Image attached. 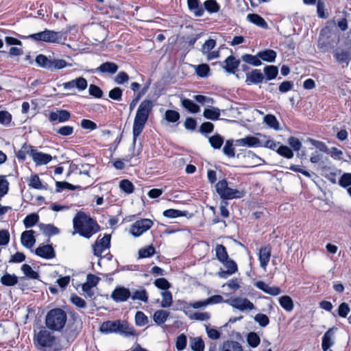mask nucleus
<instances>
[{
	"mask_svg": "<svg viewBox=\"0 0 351 351\" xmlns=\"http://www.w3.org/2000/svg\"><path fill=\"white\" fill-rule=\"evenodd\" d=\"M208 302L206 299L204 300L195 301L192 302H182L181 310L185 315H189L191 313H193L192 309H204L208 306Z\"/></svg>",
	"mask_w": 351,
	"mask_h": 351,
	"instance_id": "9d476101",
	"label": "nucleus"
},
{
	"mask_svg": "<svg viewBox=\"0 0 351 351\" xmlns=\"http://www.w3.org/2000/svg\"><path fill=\"white\" fill-rule=\"evenodd\" d=\"M180 117L179 112L173 110H167L165 114V119L169 123L177 122Z\"/></svg>",
	"mask_w": 351,
	"mask_h": 351,
	"instance_id": "e2e57ef3",
	"label": "nucleus"
},
{
	"mask_svg": "<svg viewBox=\"0 0 351 351\" xmlns=\"http://www.w3.org/2000/svg\"><path fill=\"white\" fill-rule=\"evenodd\" d=\"M74 232L73 234L78 233L80 235L90 238L98 231V226L88 216L82 212L77 213L73 219Z\"/></svg>",
	"mask_w": 351,
	"mask_h": 351,
	"instance_id": "f03ea898",
	"label": "nucleus"
},
{
	"mask_svg": "<svg viewBox=\"0 0 351 351\" xmlns=\"http://www.w3.org/2000/svg\"><path fill=\"white\" fill-rule=\"evenodd\" d=\"M186 315L191 320L207 321L210 318V314L208 312H194Z\"/></svg>",
	"mask_w": 351,
	"mask_h": 351,
	"instance_id": "c03bdc74",
	"label": "nucleus"
},
{
	"mask_svg": "<svg viewBox=\"0 0 351 351\" xmlns=\"http://www.w3.org/2000/svg\"><path fill=\"white\" fill-rule=\"evenodd\" d=\"M33 149L34 147L31 145L24 144L21 149L17 152L16 157L22 160L25 159L27 154H29L32 157Z\"/></svg>",
	"mask_w": 351,
	"mask_h": 351,
	"instance_id": "37998d69",
	"label": "nucleus"
},
{
	"mask_svg": "<svg viewBox=\"0 0 351 351\" xmlns=\"http://www.w3.org/2000/svg\"><path fill=\"white\" fill-rule=\"evenodd\" d=\"M263 71L266 75L267 80L275 79L278 73V67L273 65L265 66Z\"/></svg>",
	"mask_w": 351,
	"mask_h": 351,
	"instance_id": "8fccbe9b",
	"label": "nucleus"
},
{
	"mask_svg": "<svg viewBox=\"0 0 351 351\" xmlns=\"http://www.w3.org/2000/svg\"><path fill=\"white\" fill-rule=\"evenodd\" d=\"M117 325L118 328L117 333L125 337H130L135 335L134 327L130 326L127 322L117 320Z\"/></svg>",
	"mask_w": 351,
	"mask_h": 351,
	"instance_id": "6ab92c4d",
	"label": "nucleus"
},
{
	"mask_svg": "<svg viewBox=\"0 0 351 351\" xmlns=\"http://www.w3.org/2000/svg\"><path fill=\"white\" fill-rule=\"evenodd\" d=\"M155 253V249L152 245H149L145 247L141 248L138 251V258H149L153 256Z\"/></svg>",
	"mask_w": 351,
	"mask_h": 351,
	"instance_id": "bf43d9fd",
	"label": "nucleus"
},
{
	"mask_svg": "<svg viewBox=\"0 0 351 351\" xmlns=\"http://www.w3.org/2000/svg\"><path fill=\"white\" fill-rule=\"evenodd\" d=\"M35 254L45 259H51L56 256V252L51 245H40L35 250Z\"/></svg>",
	"mask_w": 351,
	"mask_h": 351,
	"instance_id": "dca6fc26",
	"label": "nucleus"
},
{
	"mask_svg": "<svg viewBox=\"0 0 351 351\" xmlns=\"http://www.w3.org/2000/svg\"><path fill=\"white\" fill-rule=\"evenodd\" d=\"M71 118V113L66 110H58L51 111L49 114V120L51 122L58 121L59 123H64Z\"/></svg>",
	"mask_w": 351,
	"mask_h": 351,
	"instance_id": "2eb2a0df",
	"label": "nucleus"
},
{
	"mask_svg": "<svg viewBox=\"0 0 351 351\" xmlns=\"http://www.w3.org/2000/svg\"><path fill=\"white\" fill-rule=\"evenodd\" d=\"M153 226V221L149 219H143L134 222L130 228V232L134 237H138L147 231Z\"/></svg>",
	"mask_w": 351,
	"mask_h": 351,
	"instance_id": "6e6552de",
	"label": "nucleus"
},
{
	"mask_svg": "<svg viewBox=\"0 0 351 351\" xmlns=\"http://www.w3.org/2000/svg\"><path fill=\"white\" fill-rule=\"evenodd\" d=\"M215 188L217 193L223 199L241 198L244 195L243 191L230 188L227 180L225 179L219 180L216 184Z\"/></svg>",
	"mask_w": 351,
	"mask_h": 351,
	"instance_id": "39448f33",
	"label": "nucleus"
},
{
	"mask_svg": "<svg viewBox=\"0 0 351 351\" xmlns=\"http://www.w3.org/2000/svg\"><path fill=\"white\" fill-rule=\"evenodd\" d=\"M62 86L66 90H71L76 88L79 91H82L87 88L88 82L85 78L79 77L75 80L63 83Z\"/></svg>",
	"mask_w": 351,
	"mask_h": 351,
	"instance_id": "ddd939ff",
	"label": "nucleus"
},
{
	"mask_svg": "<svg viewBox=\"0 0 351 351\" xmlns=\"http://www.w3.org/2000/svg\"><path fill=\"white\" fill-rule=\"evenodd\" d=\"M118 70V66L111 62H106L101 64L99 67L93 71V73H108L110 75L114 74Z\"/></svg>",
	"mask_w": 351,
	"mask_h": 351,
	"instance_id": "412c9836",
	"label": "nucleus"
},
{
	"mask_svg": "<svg viewBox=\"0 0 351 351\" xmlns=\"http://www.w3.org/2000/svg\"><path fill=\"white\" fill-rule=\"evenodd\" d=\"M35 344L40 350L47 351L55 346L56 338L50 332L42 330L36 336Z\"/></svg>",
	"mask_w": 351,
	"mask_h": 351,
	"instance_id": "423d86ee",
	"label": "nucleus"
},
{
	"mask_svg": "<svg viewBox=\"0 0 351 351\" xmlns=\"http://www.w3.org/2000/svg\"><path fill=\"white\" fill-rule=\"evenodd\" d=\"M223 63L225 64L224 68L228 72L234 73L235 71L237 69L239 65L240 62L234 57L229 56L226 59Z\"/></svg>",
	"mask_w": 351,
	"mask_h": 351,
	"instance_id": "c85d7f7f",
	"label": "nucleus"
},
{
	"mask_svg": "<svg viewBox=\"0 0 351 351\" xmlns=\"http://www.w3.org/2000/svg\"><path fill=\"white\" fill-rule=\"evenodd\" d=\"M32 158L36 165H47L52 160L51 155L38 152L34 148L33 149Z\"/></svg>",
	"mask_w": 351,
	"mask_h": 351,
	"instance_id": "f3484780",
	"label": "nucleus"
},
{
	"mask_svg": "<svg viewBox=\"0 0 351 351\" xmlns=\"http://www.w3.org/2000/svg\"><path fill=\"white\" fill-rule=\"evenodd\" d=\"M119 186L123 192L127 194L132 193L134 190V186L132 182L127 179L121 180Z\"/></svg>",
	"mask_w": 351,
	"mask_h": 351,
	"instance_id": "a18cd8bd",
	"label": "nucleus"
},
{
	"mask_svg": "<svg viewBox=\"0 0 351 351\" xmlns=\"http://www.w3.org/2000/svg\"><path fill=\"white\" fill-rule=\"evenodd\" d=\"M247 19L252 23L256 25V26L263 28L267 29L268 25L265 19L261 17L260 15L257 14H249L247 16Z\"/></svg>",
	"mask_w": 351,
	"mask_h": 351,
	"instance_id": "cd10ccee",
	"label": "nucleus"
},
{
	"mask_svg": "<svg viewBox=\"0 0 351 351\" xmlns=\"http://www.w3.org/2000/svg\"><path fill=\"white\" fill-rule=\"evenodd\" d=\"M233 143V140H228L226 141L225 145L223 147V154L228 158H234L235 156Z\"/></svg>",
	"mask_w": 351,
	"mask_h": 351,
	"instance_id": "5fc2aeb1",
	"label": "nucleus"
},
{
	"mask_svg": "<svg viewBox=\"0 0 351 351\" xmlns=\"http://www.w3.org/2000/svg\"><path fill=\"white\" fill-rule=\"evenodd\" d=\"M339 184L343 188L351 186V173H344L339 180Z\"/></svg>",
	"mask_w": 351,
	"mask_h": 351,
	"instance_id": "774afa93",
	"label": "nucleus"
},
{
	"mask_svg": "<svg viewBox=\"0 0 351 351\" xmlns=\"http://www.w3.org/2000/svg\"><path fill=\"white\" fill-rule=\"evenodd\" d=\"M131 296L129 289L124 287H117L112 292L111 298L116 302H123L127 301Z\"/></svg>",
	"mask_w": 351,
	"mask_h": 351,
	"instance_id": "1a4fd4ad",
	"label": "nucleus"
},
{
	"mask_svg": "<svg viewBox=\"0 0 351 351\" xmlns=\"http://www.w3.org/2000/svg\"><path fill=\"white\" fill-rule=\"evenodd\" d=\"M221 351H243V348L237 341H227L223 342Z\"/></svg>",
	"mask_w": 351,
	"mask_h": 351,
	"instance_id": "473e14b6",
	"label": "nucleus"
},
{
	"mask_svg": "<svg viewBox=\"0 0 351 351\" xmlns=\"http://www.w3.org/2000/svg\"><path fill=\"white\" fill-rule=\"evenodd\" d=\"M130 298L134 301L140 300L145 303L148 302V294L144 289L133 291L131 292Z\"/></svg>",
	"mask_w": 351,
	"mask_h": 351,
	"instance_id": "f704fd0d",
	"label": "nucleus"
},
{
	"mask_svg": "<svg viewBox=\"0 0 351 351\" xmlns=\"http://www.w3.org/2000/svg\"><path fill=\"white\" fill-rule=\"evenodd\" d=\"M279 304L286 311L291 312L294 308L293 301L291 297L283 295L279 298Z\"/></svg>",
	"mask_w": 351,
	"mask_h": 351,
	"instance_id": "4c0bfd02",
	"label": "nucleus"
},
{
	"mask_svg": "<svg viewBox=\"0 0 351 351\" xmlns=\"http://www.w3.org/2000/svg\"><path fill=\"white\" fill-rule=\"evenodd\" d=\"M264 123H265L269 128L278 130L280 129L279 123L275 116L272 114H267L264 117Z\"/></svg>",
	"mask_w": 351,
	"mask_h": 351,
	"instance_id": "864d4df0",
	"label": "nucleus"
},
{
	"mask_svg": "<svg viewBox=\"0 0 351 351\" xmlns=\"http://www.w3.org/2000/svg\"><path fill=\"white\" fill-rule=\"evenodd\" d=\"M254 285L258 289H261L267 294L272 296H276L281 293V290L279 287L275 286H270L263 281H257Z\"/></svg>",
	"mask_w": 351,
	"mask_h": 351,
	"instance_id": "a211bd4d",
	"label": "nucleus"
},
{
	"mask_svg": "<svg viewBox=\"0 0 351 351\" xmlns=\"http://www.w3.org/2000/svg\"><path fill=\"white\" fill-rule=\"evenodd\" d=\"M28 38L35 41H42L47 43L64 44L66 40V36L63 32H56L47 29L30 34Z\"/></svg>",
	"mask_w": 351,
	"mask_h": 351,
	"instance_id": "7ed1b4c3",
	"label": "nucleus"
},
{
	"mask_svg": "<svg viewBox=\"0 0 351 351\" xmlns=\"http://www.w3.org/2000/svg\"><path fill=\"white\" fill-rule=\"evenodd\" d=\"M204 116L208 119L217 120L220 116V110L217 108H206Z\"/></svg>",
	"mask_w": 351,
	"mask_h": 351,
	"instance_id": "09e8293b",
	"label": "nucleus"
},
{
	"mask_svg": "<svg viewBox=\"0 0 351 351\" xmlns=\"http://www.w3.org/2000/svg\"><path fill=\"white\" fill-rule=\"evenodd\" d=\"M187 345V337L184 334H180L176 339V348L178 351L184 350Z\"/></svg>",
	"mask_w": 351,
	"mask_h": 351,
	"instance_id": "4d7b16f0",
	"label": "nucleus"
},
{
	"mask_svg": "<svg viewBox=\"0 0 351 351\" xmlns=\"http://www.w3.org/2000/svg\"><path fill=\"white\" fill-rule=\"evenodd\" d=\"M169 316V313L168 311L158 310L154 313L153 319L158 325H161L167 321Z\"/></svg>",
	"mask_w": 351,
	"mask_h": 351,
	"instance_id": "c9c22d12",
	"label": "nucleus"
},
{
	"mask_svg": "<svg viewBox=\"0 0 351 351\" xmlns=\"http://www.w3.org/2000/svg\"><path fill=\"white\" fill-rule=\"evenodd\" d=\"M66 319V314L63 310L54 308L48 312L45 319V324L48 328L60 331L64 328Z\"/></svg>",
	"mask_w": 351,
	"mask_h": 351,
	"instance_id": "20e7f679",
	"label": "nucleus"
},
{
	"mask_svg": "<svg viewBox=\"0 0 351 351\" xmlns=\"http://www.w3.org/2000/svg\"><path fill=\"white\" fill-rule=\"evenodd\" d=\"M259 136H263L265 139L264 141H262V145L261 147H264L268 148L273 151H276L279 147L280 143H278L272 139L267 138L266 136L261 135L258 134Z\"/></svg>",
	"mask_w": 351,
	"mask_h": 351,
	"instance_id": "de8ad7c7",
	"label": "nucleus"
},
{
	"mask_svg": "<svg viewBox=\"0 0 351 351\" xmlns=\"http://www.w3.org/2000/svg\"><path fill=\"white\" fill-rule=\"evenodd\" d=\"M335 61L339 64L348 66L351 60V49H336L332 52Z\"/></svg>",
	"mask_w": 351,
	"mask_h": 351,
	"instance_id": "f8f14e48",
	"label": "nucleus"
},
{
	"mask_svg": "<svg viewBox=\"0 0 351 351\" xmlns=\"http://www.w3.org/2000/svg\"><path fill=\"white\" fill-rule=\"evenodd\" d=\"M241 60L254 66H258L262 64L258 56V53L255 56L251 54H244L241 56Z\"/></svg>",
	"mask_w": 351,
	"mask_h": 351,
	"instance_id": "72a5a7b5",
	"label": "nucleus"
},
{
	"mask_svg": "<svg viewBox=\"0 0 351 351\" xmlns=\"http://www.w3.org/2000/svg\"><path fill=\"white\" fill-rule=\"evenodd\" d=\"M21 270L25 276L31 279H37L38 274L34 271L32 268L27 264H23L21 267Z\"/></svg>",
	"mask_w": 351,
	"mask_h": 351,
	"instance_id": "13d9d810",
	"label": "nucleus"
},
{
	"mask_svg": "<svg viewBox=\"0 0 351 351\" xmlns=\"http://www.w3.org/2000/svg\"><path fill=\"white\" fill-rule=\"evenodd\" d=\"M260 60L268 62H274L276 58L277 53L272 49H266L258 52Z\"/></svg>",
	"mask_w": 351,
	"mask_h": 351,
	"instance_id": "2f4dec72",
	"label": "nucleus"
},
{
	"mask_svg": "<svg viewBox=\"0 0 351 351\" xmlns=\"http://www.w3.org/2000/svg\"><path fill=\"white\" fill-rule=\"evenodd\" d=\"M117 320L104 322L100 326L99 330L102 333H117Z\"/></svg>",
	"mask_w": 351,
	"mask_h": 351,
	"instance_id": "393cba45",
	"label": "nucleus"
},
{
	"mask_svg": "<svg viewBox=\"0 0 351 351\" xmlns=\"http://www.w3.org/2000/svg\"><path fill=\"white\" fill-rule=\"evenodd\" d=\"M162 301L160 306L162 308H169L171 306L173 302L172 294L169 291L161 292Z\"/></svg>",
	"mask_w": 351,
	"mask_h": 351,
	"instance_id": "49530a36",
	"label": "nucleus"
},
{
	"mask_svg": "<svg viewBox=\"0 0 351 351\" xmlns=\"http://www.w3.org/2000/svg\"><path fill=\"white\" fill-rule=\"evenodd\" d=\"M188 6L190 10L193 11L195 16H202L204 10L199 5V0H187Z\"/></svg>",
	"mask_w": 351,
	"mask_h": 351,
	"instance_id": "e433bc0d",
	"label": "nucleus"
},
{
	"mask_svg": "<svg viewBox=\"0 0 351 351\" xmlns=\"http://www.w3.org/2000/svg\"><path fill=\"white\" fill-rule=\"evenodd\" d=\"M148 322V318L145 314L141 311H137L135 315V323L138 326H143Z\"/></svg>",
	"mask_w": 351,
	"mask_h": 351,
	"instance_id": "338daca9",
	"label": "nucleus"
},
{
	"mask_svg": "<svg viewBox=\"0 0 351 351\" xmlns=\"http://www.w3.org/2000/svg\"><path fill=\"white\" fill-rule=\"evenodd\" d=\"M334 328H329L322 337V348L323 351H328L334 344Z\"/></svg>",
	"mask_w": 351,
	"mask_h": 351,
	"instance_id": "4be33fe9",
	"label": "nucleus"
},
{
	"mask_svg": "<svg viewBox=\"0 0 351 351\" xmlns=\"http://www.w3.org/2000/svg\"><path fill=\"white\" fill-rule=\"evenodd\" d=\"M186 211H181L176 209H167L163 212V216L167 218L174 219L179 217L186 216Z\"/></svg>",
	"mask_w": 351,
	"mask_h": 351,
	"instance_id": "3c124183",
	"label": "nucleus"
},
{
	"mask_svg": "<svg viewBox=\"0 0 351 351\" xmlns=\"http://www.w3.org/2000/svg\"><path fill=\"white\" fill-rule=\"evenodd\" d=\"M110 245V235L105 234L101 239H98L93 246L94 254L97 256L101 255L103 252L109 248Z\"/></svg>",
	"mask_w": 351,
	"mask_h": 351,
	"instance_id": "9b49d317",
	"label": "nucleus"
},
{
	"mask_svg": "<svg viewBox=\"0 0 351 351\" xmlns=\"http://www.w3.org/2000/svg\"><path fill=\"white\" fill-rule=\"evenodd\" d=\"M153 106V103L149 99H144L138 106L132 127L133 145H135L137 137L143 132Z\"/></svg>",
	"mask_w": 351,
	"mask_h": 351,
	"instance_id": "f257e3e1",
	"label": "nucleus"
},
{
	"mask_svg": "<svg viewBox=\"0 0 351 351\" xmlns=\"http://www.w3.org/2000/svg\"><path fill=\"white\" fill-rule=\"evenodd\" d=\"M271 256V250L269 247H261L259 251L258 259L260 261V265L262 268L264 269H266L267 265L269 261Z\"/></svg>",
	"mask_w": 351,
	"mask_h": 351,
	"instance_id": "b1692460",
	"label": "nucleus"
},
{
	"mask_svg": "<svg viewBox=\"0 0 351 351\" xmlns=\"http://www.w3.org/2000/svg\"><path fill=\"white\" fill-rule=\"evenodd\" d=\"M209 142L214 149H220L223 143V138L219 134H215L209 138Z\"/></svg>",
	"mask_w": 351,
	"mask_h": 351,
	"instance_id": "680f3d73",
	"label": "nucleus"
},
{
	"mask_svg": "<svg viewBox=\"0 0 351 351\" xmlns=\"http://www.w3.org/2000/svg\"><path fill=\"white\" fill-rule=\"evenodd\" d=\"M189 346L193 351H204V342L199 337H190Z\"/></svg>",
	"mask_w": 351,
	"mask_h": 351,
	"instance_id": "c756f323",
	"label": "nucleus"
},
{
	"mask_svg": "<svg viewBox=\"0 0 351 351\" xmlns=\"http://www.w3.org/2000/svg\"><path fill=\"white\" fill-rule=\"evenodd\" d=\"M277 153L288 159L292 158L293 157V152L289 147L286 145H279L277 149Z\"/></svg>",
	"mask_w": 351,
	"mask_h": 351,
	"instance_id": "052dcab7",
	"label": "nucleus"
},
{
	"mask_svg": "<svg viewBox=\"0 0 351 351\" xmlns=\"http://www.w3.org/2000/svg\"><path fill=\"white\" fill-rule=\"evenodd\" d=\"M34 234V231L32 230L24 231L21 234V242L24 247L30 249L34 245L36 239Z\"/></svg>",
	"mask_w": 351,
	"mask_h": 351,
	"instance_id": "aec40b11",
	"label": "nucleus"
},
{
	"mask_svg": "<svg viewBox=\"0 0 351 351\" xmlns=\"http://www.w3.org/2000/svg\"><path fill=\"white\" fill-rule=\"evenodd\" d=\"M181 105L184 109L191 113H197L200 111L199 106L189 99H186L182 97Z\"/></svg>",
	"mask_w": 351,
	"mask_h": 351,
	"instance_id": "bb28decb",
	"label": "nucleus"
},
{
	"mask_svg": "<svg viewBox=\"0 0 351 351\" xmlns=\"http://www.w3.org/2000/svg\"><path fill=\"white\" fill-rule=\"evenodd\" d=\"M205 9L210 14L219 12L220 6L215 0H206L204 3Z\"/></svg>",
	"mask_w": 351,
	"mask_h": 351,
	"instance_id": "603ef678",
	"label": "nucleus"
},
{
	"mask_svg": "<svg viewBox=\"0 0 351 351\" xmlns=\"http://www.w3.org/2000/svg\"><path fill=\"white\" fill-rule=\"evenodd\" d=\"M29 185L30 187L35 189H43L45 186L42 184V182L37 175H32L29 180Z\"/></svg>",
	"mask_w": 351,
	"mask_h": 351,
	"instance_id": "0e129e2a",
	"label": "nucleus"
},
{
	"mask_svg": "<svg viewBox=\"0 0 351 351\" xmlns=\"http://www.w3.org/2000/svg\"><path fill=\"white\" fill-rule=\"evenodd\" d=\"M246 341L251 348H255L260 344L261 339L256 332H250L246 337Z\"/></svg>",
	"mask_w": 351,
	"mask_h": 351,
	"instance_id": "79ce46f5",
	"label": "nucleus"
},
{
	"mask_svg": "<svg viewBox=\"0 0 351 351\" xmlns=\"http://www.w3.org/2000/svg\"><path fill=\"white\" fill-rule=\"evenodd\" d=\"M235 145L249 147H258L262 145V140L255 136H247L245 138L236 140Z\"/></svg>",
	"mask_w": 351,
	"mask_h": 351,
	"instance_id": "4468645a",
	"label": "nucleus"
},
{
	"mask_svg": "<svg viewBox=\"0 0 351 351\" xmlns=\"http://www.w3.org/2000/svg\"><path fill=\"white\" fill-rule=\"evenodd\" d=\"M254 319L261 327H266L269 323V317L263 313L256 314Z\"/></svg>",
	"mask_w": 351,
	"mask_h": 351,
	"instance_id": "69168bd1",
	"label": "nucleus"
},
{
	"mask_svg": "<svg viewBox=\"0 0 351 351\" xmlns=\"http://www.w3.org/2000/svg\"><path fill=\"white\" fill-rule=\"evenodd\" d=\"M1 282L5 286H14L17 284L18 278L14 274H5L1 278Z\"/></svg>",
	"mask_w": 351,
	"mask_h": 351,
	"instance_id": "a19ab883",
	"label": "nucleus"
},
{
	"mask_svg": "<svg viewBox=\"0 0 351 351\" xmlns=\"http://www.w3.org/2000/svg\"><path fill=\"white\" fill-rule=\"evenodd\" d=\"M36 63L41 68L51 71L52 56H46L43 54H39L36 58Z\"/></svg>",
	"mask_w": 351,
	"mask_h": 351,
	"instance_id": "5701e85b",
	"label": "nucleus"
},
{
	"mask_svg": "<svg viewBox=\"0 0 351 351\" xmlns=\"http://www.w3.org/2000/svg\"><path fill=\"white\" fill-rule=\"evenodd\" d=\"M40 230L48 236L56 235L59 233V229L52 224L40 223L39 225Z\"/></svg>",
	"mask_w": 351,
	"mask_h": 351,
	"instance_id": "ea45409f",
	"label": "nucleus"
},
{
	"mask_svg": "<svg viewBox=\"0 0 351 351\" xmlns=\"http://www.w3.org/2000/svg\"><path fill=\"white\" fill-rule=\"evenodd\" d=\"M52 66L51 71L60 70L66 67H71L73 66L72 62H68L63 59L54 58L52 57Z\"/></svg>",
	"mask_w": 351,
	"mask_h": 351,
	"instance_id": "7c9ffc66",
	"label": "nucleus"
},
{
	"mask_svg": "<svg viewBox=\"0 0 351 351\" xmlns=\"http://www.w3.org/2000/svg\"><path fill=\"white\" fill-rule=\"evenodd\" d=\"M38 219L39 217L37 214L28 215L23 220L24 226L26 228H32L38 221Z\"/></svg>",
	"mask_w": 351,
	"mask_h": 351,
	"instance_id": "6e6d98bb",
	"label": "nucleus"
},
{
	"mask_svg": "<svg viewBox=\"0 0 351 351\" xmlns=\"http://www.w3.org/2000/svg\"><path fill=\"white\" fill-rule=\"evenodd\" d=\"M215 254L219 262H224L229 258L226 247L221 244H218L215 247Z\"/></svg>",
	"mask_w": 351,
	"mask_h": 351,
	"instance_id": "58836bf2",
	"label": "nucleus"
},
{
	"mask_svg": "<svg viewBox=\"0 0 351 351\" xmlns=\"http://www.w3.org/2000/svg\"><path fill=\"white\" fill-rule=\"evenodd\" d=\"M264 76L260 70L254 69L247 74L246 82L247 84H258L263 82Z\"/></svg>",
	"mask_w": 351,
	"mask_h": 351,
	"instance_id": "a878e982",
	"label": "nucleus"
},
{
	"mask_svg": "<svg viewBox=\"0 0 351 351\" xmlns=\"http://www.w3.org/2000/svg\"><path fill=\"white\" fill-rule=\"evenodd\" d=\"M225 302L242 312L255 308L254 304L245 298L233 297L226 300Z\"/></svg>",
	"mask_w": 351,
	"mask_h": 351,
	"instance_id": "0eeeda50",
	"label": "nucleus"
}]
</instances>
